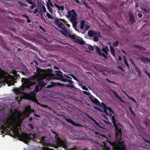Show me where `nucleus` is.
<instances>
[{
	"label": "nucleus",
	"mask_w": 150,
	"mask_h": 150,
	"mask_svg": "<svg viewBox=\"0 0 150 150\" xmlns=\"http://www.w3.org/2000/svg\"><path fill=\"white\" fill-rule=\"evenodd\" d=\"M111 120L115 127V140L112 143L113 150H126V147L124 141H120L122 139V125L117 120L114 116H112ZM106 150H110L109 149Z\"/></svg>",
	"instance_id": "f257e3e1"
},
{
	"label": "nucleus",
	"mask_w": 150,
	"mask_h": 150,
	"mask_svg": "<svg viewBox=\"0 0 150 150\" xmlns=\"http://www.w3.org/2000/svg\"><path fill=\"white\" fill-rule=\"evenodd\" d=\"M21 122L20 121L18 120L17 122L16 120H13L12 122V126H9L8 125H0V129L6 131L7 134L10 135V136H12V134H11L10 132L12 130V132L14 134L16 135L20 134V133L18 130V127L21 125Z\"/></svg>",
	"instance_id": "f03ea898"
},
{
	"label": "nucleus",
	"mask_w": 150,
	"mask_h": 150,
	"mask_svg": "<svg viewBox=\"0 0 150 150\" xmlns=\"http://www.w3.org/2000/svg\"><path fill=\"white\" fill-rule=\"evenodd\" d=\"M7 74L5 71L0 69V80L4 81L8 86L14 85L16 82L15 81L16 78L10 74L6 75Z\"/></svg>",
	"instance_id": "7ed1b4c3"
},
{
	"label": "nucleus",
	"mask_w": 150,
	"mask_h": 150,
	"mask_svg": "<svg viewBox=\"0 0 150 150\" xmlns=\"http://www.w3.org/2000/svg\"><path fill=\"white\" fill-rule=\"evenodd\" d=\"M36 76H35L34 75L33 76L30 77L29 78H23L21 79V82L23 83L22 85L24 88H29L30 86L35 84V81H33L32 80L39 79Z\"/></svg>",
	"instance_id": "20e7f679"
},
{
	"label": "nucleus",
	"mask_w": 150,
	"mask_h": 150,
	"mask_svg": "<svg viewBox=\"0 0 150 150\" xmlns=\"http://www.w3.org/2000/svg\"><path fill=\"white\" fill-rule=\"evenodd\" d=\"M53 78L54 79L60 80L64 82H69V84H66V86L74 89L75 88V86L73 84L74 82L70 79H67L62 74H57L56 76H54Z\"/></svg>",
	"instance_id": "39448f33"
},
{
	"label": "nucleus",
	"mask_w": 150,
	"mask_h": 150,
	"mask_svg": "<svg viewBox=\"0 0 150 150\" xmlns=\"http://www.w3.org/2000/svg\"><path fill=\"white\" fill-rule=\"evenodd\" d=\"M16 120V119L15 118V115L14 114L10 115L7 117L5 118H2L0 120V122L2 124V125H8L9 126H12V121Z\"/></svg>",
	"instance_id": "423d86ee"
},
{
	"label": "nucleus",
	"mask_w": 150,
	"mask_h": 150,
	"mask_svg": "<svg viewBox=\"0 0 150 150\" xmlns=\"http://www.w3.org/2000/svg\"><path fill=\"white\" fill-rule=\"evenodd\" d=\"M66 37L71 38L74 40V41L81 45L84 44L85 42L80 37L74 35H72L71 31L66 36Z\"/></svg>",
	"instance_id": "0eeeda50"
},
{
	"label": "nucleus",
	"mask_w": 150,
	"mask_h": 150,
	"mask_svg": "<svg viewBox=\"0 0 150 150\" xmlns=\"http://www.w3.org/2000/svg\"><path fill=\"white\" fill-rule=\"evenodd\" d=\"M36 136V135L35 134L30 133L29 134H25L22 135H20L19 137L23 140L24 142H29V140L35 138Z\"/></svg>",
	"instance_id": "6e6552de"
},
{
	"label": "nucleus",
	"mask_w": 150,
	"mask_h": 150,
	"mask_svg": "<svg viewBox=\"0 0 150 150\" xmlns=\"http://www.w3.org/2000/svg\"><path fill=\"white\" fill-rule=\"evenodd\" d=\"M37 74H34L35 76H36L37 78L39 79H42L44 77V73L45 72V70L41 69L35 65Z\"/></svg>",
	"instance_id": "1a4fd4ad"
},
{
	"label": "nucleus",
	"mask_w": 150,
	"mask_h": 150,
	"mask_svg": "<svg viewBox=\"0 0 150 150\" xmlns=\"http://www.w3.org/2000/svg\"><path fill=\"white\" fill-rule=\"evenodd\" d=\"M57 26L62 30H59L60 32L66 37L71 31L65 27V25L63 23H61Z\"/></svg>",
	"instance_id": "9d476101"
},
{
	"label": "nucleus",
	"mask_w": 150,
	"mask_h": 150,
	"mask_svg": "<svg viewBox=\"0 0 150 150\" xmlns=\"http://www.w3.org/2000/svg\"><path fill=\"white\" fill-rule=\"evenodd\" d=\"M46 85V84L43 81H40L35 87L34 90L35 92L38 93L39 91H40L42 88Z\"/></svg>",
	"instance_id": "9b49d317"
},
{
	"label": "nucleus",
	"mask_w": 150,
	"mask_h": 150,
	"mask_svg": "<svg viewBox=\"0 0 150 150\" xmlns=\"http://www.w3.org/2000/svg\"><path fill=\"white\" fill-rule=\"evenodd\" d=\"M96 50L97 53L100 55L102 56L103 57L106 59H107V57L106 54H108V53L106 50V48L105 47H103L102 49V51L105 54H104L103 53L101 52V50L98 47H96Z\"/></svg>",
	"instance_id": "f8f14e48"
},
{
	"label": "nucleus",
	"mask_w": 150,
	"mask_h": 150,
	"mask_svg": "<svg viewBox=\"0 0 150 150\" xmlns=\"http://www.w3.org/2000/svg\"><path fill=\"white\" fill-rule=\"evenodd\" d=\"M16 93L18 96L16 97V99L17 100L19 103L22 100V96L23 93L22 90L21 89H18L16 90Z\"/></svg>",
	"instance_id": "ddd939ff"
},
{
	"label": "nucleus",
	"mask_w": 150,
	"mask_h": 150,
	"mask_svg": "<svg viewBox=\"0 0 150 150\" xmlns=\"http://www.w3.org/2000/svg\"><path fill=\"white\" fill-rule=\"evenodd\" d=\"M129 61H130L131 63L134 67V68L136 70V71L137 72L138 75L139 76L141 77L142 75L141 71L139 68L137 67L135 63L134 62L133 60L132 59H130L129 60Z\"/></svg>",
	"instance_id": "4468645a"
},
{
	"label": "nucleus",
	"mask_w": 150,
	"mask_h": 150,
	"mask_svg": "<svg viewBox=\"0 0 150 150\" xmlns=\"http://www.w3.org/2000/svg\"><path fill=\"white\" fill-rule=\"evenodd\" d=\"M89 98L93 103L95 104L96 105L100 106V103L99 101L96 98H94L93 95L91 94L89 96Z\"/></svg>",
	"instance_id": "2eb2a0df"
},
{
	"label": "nucleus",
	"mask_w": 150,
	"mask_h": 150,
	"mask_svg": "<svg viewBox=\"0 0 150 150\" xmlns=\"http://www.w3.org/2000/svg\"><path fill=\"white\" fill-rule=\"evenodd\" d=\"M64 119L67 122L71 123L72 125H74V126H77L79 127H81L82 126V125L81 124L78 123H75L70 118H68L67 117H65Z\"/></svg>",
	"instance_id": "dca6fc26"
},
{
	"label": "nucleus",
	"mask_w": 150,
	"mask_h": 150,
	"mask_svg": "<svg viewBox=\"0 0 150 150\" xmlns=\"http://www.w3.org/2000/svg\"><path fill=\"white\" fill-rule=\"evenodd\" d=\"M129 20L132 25L136 22V20L135 19L132 13H130L129 15Z\"/></svg>",
	"instance_id": "f3484780"
},
{
	"label": "nucleus",
	"mask_w": 150,
	"mask_h": 150,
	"mask_svg": "<svg viewBox=\"0 0 150 150\" xmlns=\"http://www.w3.org/2000/svg\"><path fill=\"white\" fill-rule=\"evenodd\" d=\"M102 65L100 64H96L93 66L94 68L97 71L100 72L102 70Z\"/></svg>",
	"instance_id": "a211bd4d"
},
{
	"label": "nucleus",
	"mask_w": 150,
	"mask_h": 150,
	"mask_svg": "<svg viewBox=\"0 0 150 150\" xmlns=\"http://www.w3.org/2000/svg\"><path fill=\"white\" fill-rule=\"evenodd\" d=\"M55 139L58 141L57 143H59V144L62 145L64 144V142H65L63 140H61L60 138L59 137L58 134L55 135Z\"/></svg>",
	"instance_id": "6ab92c4d"
},
{
	"label": "nucleus",
	"mask_w": 150,
	"mask_h": 150,
	"mask_svg": "<svg viewBox=\"0 0 150 150\" xmlns=\"http://www.w3.org/2000/svg\"><path fill=\"white\" fill-rule=\"evenodd\" d=\"M139 59L143 63L146 64L148 62L150 63V59H147L146 57H140Z\"/></svg>",
	"instance_id": "aec40b11"
},
{
	"label": "nucleus",
	"mask_w": 150,
	"mask_h": 150,
	"mask_svg": "<svg viewBox=\"0 0 150 150\" xmlns=\"http://www.w3.org/2000/svg\"><path fill=\"white\" fill-rule=\"evenodd\" d=\"M88 35L91 37H92L94 35H97V33L94 30H89L88 32Z\"/></svg>",
	"instance_id": "412c9836"
},
{
	"label": "nucleus",
	"mask_w": 150,
	"mask_h": 150,
	"mask_svg": "<svg viewBox=\"0 0 150 150\" xmlns=\"http://www.w3.org/2000/svg\"><path fill=\"white\" fill-rule=\"evenodd\" d=\"M134 47H136L137 49L142 51H146V48H145L142 46H140V45H134Z\"/></svg>",
	"instance_id": "4be33fe9"
},
{
	"label": "nucleus",
	"mask_w": 150,
	"mask_h": 150,
	"mask_svg": "<svg viewBox=\"0 0 150 150\" xmlns=\"http://www.w3.org/2000/svg\"><path fill=\"white\" fill-rule=\"evenodd\" d=\"M76 20L77 19H75L74 18H73L72 19H70V21H71L74 28H75L76 27L77 23Z\"/></svg>",
	"instance_id": "5701e85b"
},
{
	"label": "nucleus",
	"mask_w": 150,
	"mask_h": 150,
	"mask_svg": "<svg viewBox=\"0 0 150 150\" xmlns=\"http://www.w3.org/2000/svg\"><path fill=\"white\" fill-rule=\"evenodd\" d=\"M111 92L113 94L115 97L119 99L121 101H122L121 99L119 97V95L116 91L113 90H111Z\"/></svg>",
	"instance_id": "b1692460"
},
{
	"label": "nucleus",
	"mask_w": 150,
	"mask_h": 150,
	"mask_svg": "<svg viewBox=\"0 0 150 150\" xmlns=\"http://www.w3.org/2000/svg\"><path fill=\"white\" fill-rule=\"evenodd\" d=\"M85 25V21L84 20L81 21L80 24V28L82 30L84 29Z\"/></svg>",
	"instance_id": "393cba45"
},
{
	"label": "nucleus",
	"mask_w": 150,
	"mask_h": 150,
	"mask_svg": "<svg viewBox=\"0 0 150 150\" xmlns=\"http://www.w3.org/2000/svg\"><path fill=\"white\" fill-rule=\"evenodd\" d=\"M54 5L56 7L58 8V9L59 10L63 11L64 10V6H60L55 3L54 4Z\"/></svg>",
	"instance_id": "a878e982"
},
{
	"label": "nucleus",
	"mask_w": 150,
	"mask_h": 150,
	"mask_svg": "<svg viewBox=\"0 0 150 150\" xmlns=\"http://www.w3.org/2000/svg\"><path fill=\"white\" fill-rule=\"evenodd\" d=\"M71 11L72 12V17L70 19H72L73 18H75V19H77L76 18L77 14L75 12L74 9H72Z\"/></svg>",
	"instance_id": "bb28decb"
},
{
	"label": "nucleus",
	"mask_w": 150,
	"mask_h": 150,
	"mask_svg": "<svg viewBox=\"0 0 150 150\" xmlns=\"http://www.w3.org/2000/svg\"><path fill=\"white\" fill-rule=\"evenodd\" d=\"M110 47L111 54L114 57H115V51L114 48L112 46H110Z\"/></svg>",
	"instance_id": "cd10ccee"
},
{
	"label": "nucleus",
	"mask_w": 150,
	"mask_h": 150,
	"mask_svg": "<svg viewBox=\"0 0 150 150\" xmlns=\"http://www.w3.org/2000/svg\"><path fill=\"white\" fill-rule=\"evenodd\" d=\"M34 91H31L30 93V95L33 98H35L36 97V93Z\"/></svg>",
	"instance_id": "c85d7f7f"
},
{
	"label": "nucleus",
	"mask_w": 150,
	"mask_h": 150,
	"mask_svg": "<svg viewBox=\"0 0 150 150\" xmlns=\"http://www.w3.org/2000/svg\"><path fill=\"white\" fill-rule=\"evenodd\" d=\"M95 35V36H94L93 38V40L95 42H97V41H98V39H99L98 36H99L100 34H97V35Z\"/></svg>",
	"instance_id": "c756f323"
},
{
	"label": "nucleus",
	"mask_w": 150,
	"mask_h": 150,
	"mask_svg": "<svg viewBox=\"0 0 150 150\" xmlns=\"http://www.w3.org/2000/svg\"><path fill=\"white\" fill-rule=\"evenodd\" d=\"M62 20L61 19L56 18L55 20V23H56V25L57 26L59 24H60L61 23V21Z\"/></svg>",
	"instance_id": "7c9ffc66"
},
{
	"label": "nucleus",
	"mask_w": 150,
	"mask_h": 150,
	"mask_svg": "<svg viewBox=\"0 0 150 150\" xmlns=\"http://www.w3.org/2000/svg\"><path fill=\"white\" fill-rule=\"evenodd\" d=\"M47 8L49 11L50 12V13L52 14L53 13V10L52 9V8H51L50 6L49 5H47Z\"/></svg>",
	"instance_id": "2f4dec72"
},
{
	"label": "nucleus",
	"mask_w": 150,
	"mask_h": 150,
	"mask_svg": "<svg viewBox=\"0 0 150 150\" xmlns=\"http://www.w3.org/2000/svg\"><path fill=\"white\" fill-rule=\"evenodd\" d=\"M55 86H56V83L54 82H52V84L47 85V88H51L54 87Z\"/></svg>",
	"instance_id": "473e14b6"
},
{
	"label": "nucleus",
	"mask_w": 150,
	"mask_h": 150,
	"mask_svg": "<svg viewBox=\"0 0 150 150\" xmlns=\"http://www.w3.org/2000/svg\"><path fill=\"white\" fill-rule=\"evenodd\" d=\"M123 60H124L125 63V65H126V67H127L128 69H130L129 66V64H128L127 61L125 57H124V58Z\"/></svg>",
	"instance_id": "72a5a7b5"
},
{
	"label": "nucleus",
	"mask_w": 150,
	"mask_h": 150,
	"mask_svg": "<svg viewBox=\"0 0 150 150\" xmlns=\"http://www.w3.org/2000/svg\"><path fill=\"white\" fill-rule=\"evenodd\" d=\"M46 15L48 18L50 19H52L53 17L48 12H46Z\"/></svg>",
	"instance_id": "f704fd0d"
},
{
	"label": "nucleus",
	"mask_w": 150,
	"mask_h": 150,
	"mask_svg": "<svg viewBox=\"0 0 150 150\" xmlns=\"http://www.w3.org/2000/svg\"><path fill=\"white\" fill-rule=\"evenodd\" d=\"M18 3L21 6H27L28 5L26 4H24L22 2L18 1Z\"/></svg>",
	"instance_id": "c9c22d12"
},
{
	"label": "nucleus",
	"mask_w": 150,
	"mask_h": 150,
	"mask_svg": "<svg viewBox=\"0 0 150 150\" xmlns=\"http://www.w3.org/2000/svg\"><path fill=\"white\" fill-rule=\"evenodd\" d=\"M88 49L90 51H93L94 50L93 46L91 45H88Z\"/></svg>",
	"instance_id": "e433bc0d"
},
{
	"label": "nucleus",
	"mask_w": 150,
	"mask_h": 150,
	"mask_svg": "<svg viewBox=\"0 0 150 150\" xmlns=\"http://www.w3.org/2000/svg\"><path fill=\"white\" fill-rule=\"evenodd\" d=\"M48 2L47 3V5H49V6H51L52 7H54V5L52 4V2L50 0H48Z\"/></svg>",
	"instance_id": "4c0bfd02"
},
{
	"label": "nucleus",
	"mask_w": 150,
	"mask_h": 150,
	"mask_svg": "<svg viewBox=\"0 0 150 150\" xmlns=\"http://www.w3.org/2000/svg\"><path fill=\"white\" fill-rule=\"evenodd\" d=\"M107 110H109L110 112H111L112 113L114 114V112L113 111V110H112V109L110 108L109 106H107Z\"/></svg>",
	"instance_id": "58836bf2"
},
{
	"label": "nucleus",
	"mask_w": 150,
	"mask_h": 150,
	"mask_svg": "<svg viewBox=\"0 0 150 150\" xmlns=\"http://www.w3.org/2000/svg\"><path fill=\"white\" fill-rule=\"evenodd\" d=\"M30 109H26V110L24 111V112L26 114H28V115L30 112Z\"/></svg>",
	"instance_id": "ea45409f"
},
{
	"label": "nucleus",
	"mask_w": 150,
	"mask_h": 150,
	"mask_svg": "<svg viewBox=\"0 0 150 150\" xmlns=\"http://www.w3.org/2000/svg\"><path fill=\"white\" fill-rule=\"evenodd\" d=\"M44 138H45V137H42L40 140V141L42 142V144L43 145L45 144V141L44 139Z\"/></svg>",
	"instance_id": "a19ab883"
},
{
	"label": "nucleus",
	"mask_w": 150,
	"mask_h": 150,
	"mask_svg": "<svg viewBox=\"0 0 150 150\" xmlns=\"http://www.w3.org/2000/svg\"><path fill=\"white\" fill-rule=\"evenodd\" d=\"M69 75L72 77L74 80H76L78 82L79 81L78 79L76 78V77L73 74H69Z\"/></svg>",
	"instance_id": "79ce46f5"
},
{
	"label": "nucleus",
	"mask_w": 150,
	"mask_h": 150,
	"mask_svg": "<svg viewBox=\"0 0 150 150\" xmlns=\"http://www.w3.org/2000/svg\"><path fill=\"white\" fill-rule=\"evenodd\" d=\"M82 4L84 5L86 8H90V7L88 6L87 3L85 1H83L82 2Z\"/></svg>",
	"instance_id": "37998d69"
},
{
	"label": "nucleus",
	"mask_w": 150,
	"mask_h": 150,
	"mask_svg": "<svg viewBox=\"0 0 150 150\" xmlns=\"http://www.w3.org/2000/svg\"><path fill=\"white\" fill-rule=\"evenodd\" d=\"M68 16L69 18H71L72 17V12L71 11H68Z\"/></svg>",
	"instance_id": "c03bdc74"
},
{
	"label": "nucleus",
	"mask_w": 150,
	"mask_h": 150,
	"mask_svg": "<svg viewBox=\"0 0 150 150\" xmlns=\"http://www.w3.org/2000/svg\"><path fill=\"white\" fill-rule=\"evenodd\" d=\"M129 109L130 113L132 114L134 116H135V114L134 112L132 110V108L131 107H129Z\"/></svg>",
	"instance_id": "a18cd8bd"
},
{
	"label": "nucleus",
	"mask_w": 150,
	"mask_h": 150,
	"mask_svg": "<svg viewBox=\"0 0 150 150\" xmlns=\"http://www.w3.org/2000/svg\"><path fill=\"white\" fill-rule=\"evenodd\" d=\"M38 11V12H39V13H40V15H41V16L43 17V16L42 15V8H40V9H39Z\"/></svg>",
	"instance_id": "49530a36"
},
{
	"label": "nucleus",
	"mask_w": 150,
	"mask_h": 150,
	"mask_svg": "<svg viewBox=\"0 0 150 150\" xmlns=\"http://www.w3.org/2000/svg\"><path fill=\"white\" fill-rule=\"evenodd\" d=\"M83 93L85 95H86L89 96L91 95L90 93H88L86 91H83Z\"/></svg>",
	"instance_id": "de8ad7c7"
},
{
	"label": "nucleus",
	"mask_w": 150,
	"mask_h": 150,
	"mask_svg": "<svg viewBox=\"0 0 150 150\" xmlns=\"http://www.w3.org/2000/svg\"><path fill=\"white\" fill-rule=\"evenodd\" d=\"M107 109L106 108H103V111L105 113V114L108 116L109 115V113L107 111Z\"/></svg>",
	"instance_id": "09e8293b"
},
{
	"label": "nucleus",
	"mask_w": 150,
	"mask_h": 150,
	"mask_svg": "<svg viewBox=\"0 0 150 150\" xmlns=\"http://www.w3.org/2000/svg\"><path fill=\"white\" fill-rule=\"evenodd\" d=\"M129 99L132 100L133 102L135 103L136 104H137V102L134 98L133 97H129Z\"/></svg>",
	"instance_id": "8fccbe9b"
},
{
	"label": "nucleus",
	"mask_w": 150,
	"mask_h": 150,
	"mask_svg": "<svg viewBox=\"0 0 150 150\" xmlns=\"http://www.w3.org/2000/svg\"><path fill=\"white\" fill-rule=\"evenodd\" d=\"M26 1L30 5H33V2L31 1V0H26Z\"/></svg>",
	"instance_id": "3c124183"
},
{
	"label": "nucleus",
	"mask_w": 150,
	"mask_h": 150,
	"mask_svg": "<svg viewBox=\"0 0 150 150\" xmlns=\"http://www.w3.org/2000/svg\"><path fill=\"white\" fill-rule=\"evenodd\" d=\"M25 16V17H26V18H28V19L27 20V22L28 23H30L31 21L29 19V18L27 16V15H24V16Z\"/></svg>",
	"instance_id": "603ef678"
},
{
	"label": "nucleus",
	"mask_w": 150,
	"mask_h": 150,
	"mask_svg": "<svg viewBox=\"0 0 150 150\" xmlns=\"http://www.w3.org/2000/svg\"><path fill=\"white\" fill-rule=\"evenodd\" d=\"M118 42L117 41H116L115 42L113 43V45L115 47L117 46L118 45Z\"/></svg>",
	"instance_id": "864d4df0"
},
{
	"label": "nucleus",
	"mask_w": 150,
	"mask_h": 150,
	"mask_svg": "<svg viewBox=\"0 0 150 150\" xmlns=\"http://www.w3.org/2000/svg\"><path fill=\"white\" fill-rule=\"evenodd\" d=\"M46 72L47 73H51L53 71V70L52 69H48L46 70Z\"/></svg>",
	"instance_id": "5fc2aeb1"
},
{
	"label": "nucleus",
	"mask_w": 150,
	"mask_h": 150,
	"mask_svg": "<svg viewBox=\"0 0 150 150\" xmlns=\"http://www.w3.org/2000/svg\"><path fill=\"white\" fill-rule=\"evenodd\" d=\"M56 83V86H64V84L62 83Z\"/></svg>",
	"instance_id": "6e6d98bb"
},
{
	"label": "nucleus",
	"mask_w": 150,
	"mask_h": 150,
	"mask_svg": "<svg viewBox=\"0 0 150 150\" xmlns=\"http://www.w3.org/2000/svg\"><path fill=\"white\" fill-rule=\"evenodd\" d=\"M101 104L102 107H103V108H106L107 107L106 105L103 102L101 103Z\"/></svg>",
	"instance_id": "4d7b16f0"
},
{
	"label": "nucleus",
	"mask_w": 150,
	"mask_h": 150,
	"mask_svg": "<svg viewBox=\"0 0 150 150\" xmlns=\"http://www.w3.org/2000/svg\"><path fill=\"white\" fill-rule=\"evenodd\" d=\"M42 8L43 9V12H46V8L44 5H42Z\"/></svg>",
	"instance_id": "13d9d810"
},
{
	"label": "nucleus",
	"mask_w": 150,
	"mask_h": 150,
	"mask_svg": "<svg viewBox=\"0 0 150 150\" xmlns=\"http://www.w3.org/2000/svg\"><path fill=\"white\" fill-rule=\"evenodd\" d=\"M81 88L84 90H86V91H88V88L84 85L83 86L81 87Z\"/></svg>",
	"instance_id": "bf43d9fd"
},
{
	"label": "nucleus",
	"mask_w": 150,
	"mask_h": 150,
	"mask_svg": "<svg viewBox=\"0 0 150 150\" xmlns=\"http://www.w3.org/2000/svg\"><path fill=\"white\" fill-rule=\"evenodd\" d=\"M43 150H54L52 149H49L48 148L44 147L43 148Z\"/></svg>",
	"instance_id": "052dcab7"
},
{
	"label": "nucleus",
	"mask_w": 150,
	"mask_h": 150,
	"mask_svg": "<svg viewBox=\"0 0 150 150\" xmlns=\"http://www.w3.org/2000/svg\"><path fill=\"white\" fill-rule=\"evenodd\" d=\"M28 126H29L30 127L31 129H33L34 128V127H33V125L32 124H28Z\"/></svg>",
	"instance_id": "680f3d73"
},
{
	"label": "nucleus",
	"mask_w": 150,
	"mask_h": 150,
	"mask_svg": "<svg viewBox=\"0 0 150 150\" xmlns=\"http://www.w3.org/2000/svg\"><path fill=\"white\" fill-rule=\"evenodd\" d=\"M42 4H37V8L39 10L40 8H41Z\"/></svg>",
	"instance_id": "e2e57ef3"
},
{
	"label": "nucleus",
	"mask_w": 150,
	"mask_h": 150,
	"mask_svg": "<svg viewBox=\"0 0 150 150\" xmlns=\"http://www.w3.org/2000/svg\"><path fill=\"white\" fill-rule=\"evenodd\" d=\"M104 121L106 124L111 125V123L109 121L104 120Z\"/></svg>",
	"instance_id": "0e129e2a"
},
{
	"label": "nucleus",
	"mask_w": 150,
	"mask_h": 150,
	"mask_svg": "<svg viewBox=\"0 0 150 150\" xmlns=\"http://www.w3.org/2000/svg\"><path fill=\"white\" fill-rule=\"evenodd\" d=\"M38 9L35 8L34 11H33V13L34 14L38 12Z\"/></svg>",
	"instance_id": "69168bd1"
},
{
	"label": "nucleus",
	"mask_w": 150,
	"mask_h": 150,
	"mask_svg": "<svg viewBox=\"0 0 150 150\" xmlns=\"http://www.w3.org/2000/svg\"><path fill=\"white\" fill-rule=\"evenodd\" d=\"M105 80L106 81H108V82H110V83H116L114 82H113V81H111L110 80H109L108 79H105Z\"/></svg>",
	"instance_id": "338daca9"
},
{
	"label": "nucleus",
	"mask_w": 150,
	"mask_h": 150,
	"mask_svg": "<svg viewBox=\"0 0 150 150\" xmlns=\"http://www.w3.org/2000/svg\"><path fill=\"white\" fill-rule=\"evenodd\" d=\"M32 5L30 6V8H31L32 9H33L34 8V7H35V5L33 4V5Z\"/></svg>",
	"instance_id": "774afa93"
}]
</instances>
